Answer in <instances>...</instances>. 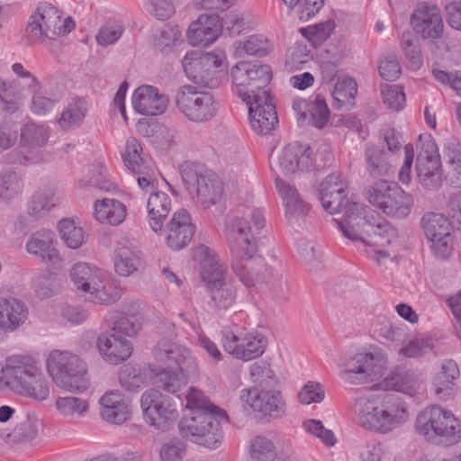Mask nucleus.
Masks as SVG:
<instances>
[{"instance_id":"nucleus-1","label":"nucleus","mask_w":461,"mask_h":461,"mask_svg":"<svg viewBox=\"0 0 461 461\" xmlns=\"http://www.w3.org/2000/svg\"><path fill=\"white\" fill-rule=\"evenodd\" d=\"M354 407L361 427L377 434H389L409 419L406 402L396 395L359 397Z\"/></svg>"},{"instance_id":"nucleus-2","label":"nucleus","mask_w":461,"mask_h":461,"mask_svg":"<svg viewBox=\"0 0 461 461\" xmlns=\"http://www.w3.org/2000/svg\"><path fill=\"white\" fill-rule=\"evenodd\" d=\"M338 229L347 239L369 246L389 245L397 239V230L366 204H353Z\"/></svg>"},{"instance_id":"nucleus-3","label":"nucleus","mask_w":461,"mask_h":461,"mask_svg":"<svg viewBox=\"0 0 461 461\" xmlns=\"http://www.w3.org/2000/svg\"><path fill=\"white\" fill-rule=\"evenodd\" d=\"M225 236L231 251V269L248 288L258 281V273L250 260L258 251L256 239L248 221L242 217L230 218L225 224Z\"/></svg>"},{"instance_id":"nucleus-4","label":"nucleus","mask_w":461,"mask_h":461,"mask_svg":"<svg viewBox=\"0 0 461 461\" xmlns=\"http://www.w3.org/2000/svg\"><path fill=\"white\" fill-rule=\"evenodd\" d=\"M196 253L201 258V276L210 298L208 305L215 312L228 310L236 301L237 291L227 274V266L209 247L202 245Z\"/></svg>"},{"instance_id":"nucleus-5","label":"nucleus","mask_w":461,"mask_h":461,"mask_svg":"<svg viewBox=\"0 0 461 461\" xmlns=\"http://www.w3.org/2000/svg\"><path fill=\"white\" fill-rule=\"evenodd\" d=\"M228 421L226 411L219 407L212 410L193 411L178 422V429L183 437L205 447L215 449L221 444L222 423Z\"/></svg>"},{"instance_id":"nucleus-6","label":"nucleus","mask_w":461,"mask_h":461,"mask_svg":"<svg viewBox=\"0 0 461 461\" xmlns=\"http://www.w3.org/2000/svg\"><path fill=\"white\" fill-rule=\"evenodd\" d=\"M415 430L434 444L452 446L461 441V420L439 405L429 406L417 415Z\"/></svg>"},{"instance_id":"nucleus-7","label":"nucleus","mask_w":461,"mask_h":461,"mask_svg":"<svg viewBox=\"0 0 461 461\" xmlns=\"http://www.w3.org/2000/svg\"><path fill=\"white\" fill-rule=\"evenodd\" d=\"M70 277L77 290L91 303L108 305L120 299L122 293L115 283L105 276L104 270L86 263H76L70 269Z\"/></svg>"},{"instance_id":"nucleus-8","label":"nucleus","mask_w":461,"mask_h":461,"mask_svg":"<svg viewBox=\"0 0 461 461\" xmlns=\"http://www.w3.org/2000/svg\"><path fill=\"white\" fill-rule=\"evenodd\" d=\"M14 393L35 402H43L50 396L51 382L35 359L28 355H14Z\"/></svg>"},{"instance_id":"nucleus-9","label":"nucleus","mask_w":461,"mask_h":461,"mask_svg":"<svg viewBox=\"0 0 461 461\" xmlns=\"http://www.w3.org/2000/svg\"><path fill=\"white\" fill-rule=\"evenodd\" d=\"M232 91L246 104L257 95H268L267 89L272 77L269 66L239 62L230 69Z\"/></svg>"},{"instance_id":"nucleus-10","label":"nucleus","mask_w":461,"mask_h":461,"mask_svg":"<svg viewBox=\"0 0 461 461\" xmlns=\"http://www.w3.org/2000/svg\"><path fill=\"white\" fill-rule=\"evenodd\" d=\"M46 367L59 387L68 391H83L86 388V364L77 355L52 350L48 356Z\"/></svg>"},{"instance_id":"nucleus-11","label":"nucleus","mask_w":461,"mask_h":461,"mask_svg":"<svg viewBox=\"0 0 461 461\" xmlns=\"http://www.w3.org/2000/svg\"><path fill=\"white\" fill-rule=\"evenodd\" d=\"M366 197L373 206L391 217L405 218L413 206L412 196L395 182L382 180L375 183L367 190Z\"/></svg>"},{"instance_id":"nucleus-12","label":"nucleus","mask_w":461,"mask_h":461,"mask_svg":"<svg viewBox=\"0 0 461 461\" xmlns=\"http://www.w3.org/2000/svg\"><path fill=\"white\" fill-rule=\"evenodd\" d=\"M176 104L188 121L196 123L210 122L219 109V102L212 93L197 90L191 85H185L177 89Z\"/></svg>"},{"instance_id":"nucleus-13","label":"nucleus","mask_w":461,"mask_h":461,"mask_svg":"<svg viewBox=\"0 0 461 461\" xmlns=\"http://www.w3.org/2000/svg\"><path fill=\"white\" fill-rule=\"evenodd\" d=\"M221 333L224 350L243 361L260 357L267 344V338L262 334L249 331L237 324L224 326Z\"/></svg>"},{"instance_id":"nucleus-14","label":"nucleus","mask_w":461,"mask_h":461,"mask_svg":"<svg viewBox=\"0 0 461 461\" xmlns=\"http://www.w3.org/2000/svg\"><path fill=\"white\" fill-rule=\"evenodd\" d=\"M415 171L418 183L428 191L438 190L444 182L442 163L436 141L429 135L418 146Z\"/></svg>"},{"instance_id":"nucleus-15","label":"nucleus","mask_w":461,"mask_h":461,"mask_svg":"<svg viewBox=\"0 0 461 461\" xmlns=\"http://www.w3.org/2000/svg\"><path fill=\"white\" fill-rule=\"evenodd\" d=\"M420 225L432 253L438 258H447L454 246V226L449 217L440 212H428L423 214Z\"/></svg>"},{"instance_id":"nucleus-16","label":"nucleus","mask_w":461,"mask_h":461,"mask_svg":"<svg viewBox=\"0 0 461 461\" xmlns=\"http://www.w3.org/2000/svg\"><path fill=\"white\" fill-rule=\"evenodd\" d=\"M140 406L147 422L159 429H167L178 418L176 402L158 390L145 391L141 395Z\"/></svg>"},{"instance_id":"nucleus-17","label":"nucleus","mask_w":461,"mask_h":461,"mask_svg":"<svg viewBox=\"0 0 461 461\" xmlns=\"http://www.w3.org/2000/svg\"><path fill=\"white\" fill-rule=\"evenodd\" d=\"M59 23L60 12L50 3H41L29 18L27 37L32 42H47L57 37Z\"/></svg>"},{"instance_id":"nucleus-18","label":"nucleus","mask_w":461,"mask_h":461,"mask_svg":"<svg viewBox=\"0 0 461 461\" xmlns=\"http://www.w3.org/2000/svg\"><path fill=\"white\" fill-rule=\"evenodd\" d=\"M182 178L188 193L195 195L203 206H211L221 199L223 185L214 174L184 170Z\"/></svg>"},{"instance_id":"nucleus-19","label":"nucleus","mask_w":461,"mask_h":461,"mask_svg":"<svg viewBox=\"0 0 461 461\" xmlns=\"http://www.w3.org/2000/svg\"><path fill=\"white\" fill-rule=\"evenodd\" d=\"M411 25L423 40H437L443 36L444 23L439 7L430 2H419L411 15Z\"/></svg>"},{"instance_id":"nucleus-20","label":"nucleus","mask_w":461,"mask_h":461,"mask_svg":"<svg viewBox=\"0 0 461 461\" xmlns=\"http://www.w3.org/2000/svg\"><path fill=\"white\" fill-rule=\"evenodd\" d=\"M240 398L245 409L263 415L278 417L285 411V402L279 391L252 387L241 390Z\"/></svg>"},{"instance_id":"nucleus-21","label":"nucleus","mask_w":461,"mask_h":461,"mask_svg":"<svg viewBox=\"0 0 461 461\" xmlns=\"http://www.w3.org/2000/svg\"><path fill=\"white\" fill-rule=\"evenodd\" d=\"M154 357L159 363L169 368L179 369L187 374L197 372V364L190 350L168 339H161L158 341Z\"/></svg>"},{"instance_id":"nucleus-22","label":"nucleus","mask_w":461,"mask_h":461,"mask_svg":"<svg viewBox=\"0 0 461 461\" xmlns=\"http://www.w3.org/2000/svg\"><path fill=\"white\" fill-rule=\"evenodd\" d=\"M246 104L252 129L261 135L270 134L278 123L274 97L270 94L257 95Z\"/></svg>"},{"instance_id":"nucleus-23","label":"nucleus","mask_w":461,"mask_h":461,"mask_svg":"<svg viewBox=\"0 0 461 461\" xmlns=\"http://www.w3.org/2000/svg\"><path fill=\"white\" fill-rule=\"evenodd\" d=\"M315 161L312 149L299 142L287 144L278 156V166L285 174L310 172L314 168Z\"/></svg>"},{"instance_id":"nucleus-24","label":"nucleus","mask_w":461,"mask_h":461,"mask_svg":"<svg viewBox=\"0 0 461 461\" xmlns=\"http://www.w3.org/2000/svg\"><path fill=\"white\" fill-rule=\"evenodd\" d=\"M222 31V21L217 14H201L188 27L186 36L192 46L207 47L212 44Z\"/></svg>"},{"instance_id":"nucleus-25","label":"nucleus","mask_w":461,"mask_h":461,"mask_svg":"<svg viewBox=\"0 0 461 461\" xmlns=\"http://www.w3.org/2000/svg\"><path fill=\"white\" fill-rule=\"evenodd\" d=\"M131 104L136 113L145 116H157L166 111L168 98L159 93L158 88L143 85L133 92Z\"/></svg>"},{"instance_id":"nucleus-26","label":"nucleus","mask_w":461,"mask_h":461,"mask_svg":"<svg viewBox=\"0 0 461 461\" xmlns=\"http://www.w3.org/2000/svg\"><path fill=\"white\" fill-rule=\"evenodd\" d=\"M166 242L173 250H179L191 241L194 226L191 222V217L185 209L176 211L167 225Z\"/></svg>"},{"instance_id":"nucleus-27","label":"nucleus","mask_w":461,"mask_h":461,"mask_svg":"<svg viewBox=\"0 0 461 461\" xmlns=\"http://www.w3.org/2000/svg\"><path fill=\"white\" fill-rule=\"evenodd\" d=\"M101 405L100 414L104 420L120 425L131 416V404L129 400L118 390L106 392L99 400Z\"/></svg>"},{"instance_id":"nucleus-28","label":"nucleus","mask_w":461,"mask_h":461,"mask_svg":"<svg viewBox=\"0 0 461 461\" xmlns=\"http://www.w3.org/2000/svg\"><path fill=\"white\" fill-rule=\"evenodd\" d=\"M55 236L50 230H40L29 237L25 249L35 257L40 258L43 262L50 265H58L61 258L54 245Z\"/></svg>"},{"instance_id":"nucleus-29","label":"nucleus","mask_w":461,"mask_h":461,"mask_svg":"<svg viewBox=\"0 0 461 461\" xmlns=\"http://www.w3.org/2000/svg\"><path fill=\"white\" fill-rule=\"evenodd\" d=\"M28 308L20 300L0 296V330L11 333L23 326L28 318Z\"/></svg>"},{"instance_id":"nucleus-30","label":"nucleus","mask_w":461,"mask_h":461,"mask_svg":"<svg viewBox=\"0 0 461 461\" xmlns=\"http://www.w3.org/2000/svg\"><path fill=\"white\" fill-rule=\"evenodd\" d=\"M96 343L99 352L110 364H119L129 358L132 353L131 343L120 334H102Z\"/></svg>"},{"instance_id":"nucleus-31","label":"nucleus","mask_w":461,"mask_h":461,"mask_svg":"<svg viewBox=\"0 0 461 461\" xmlns=\"http://www.w3.org/2000/svg\"><path fill=\"white\" fill-rule=\"evenodd\" d=\"M276 185L284 199L286 221L291 225H299L306 217L309 205L300 198L297 190L286 182L276 179Z\"/></svg>"},{"instance_id":"nucleus-32","label":"nucleus","mask_w":461,"mask_h":461,"mask_svg":"<svg viewBox=\"0 0 461 461\" xmlns=\"http://www.w3.org/2000/svg\"><path fill=\"white\" fill-rule=\"evenodd\" d=\"M204 61H207L210 65L204 67L202 86L208 88H217L227 77V56L221 50H213L204 52Z\"/></svg>"},{"instance_id":"nucleus-33","label":"nucleus","mask_w":461,"mask_h":461,"mask_svg":"<svg viewBox=\"0 0 461 461\" xmlns=\"http://www.w3.org/2000/svg\"><path fill=\"white\" fill-rule=\"evenodd\" d=\"M442 156L447 168V177L455 187H461V140L450 135L442 143Z\"/></svg>"},{"instance_id":"nucleus-34","label":"nucleus","mask_w":461,"mask_h":461,"mask_svg":"<svg viewBox=\"0 0 461 461\" xmlns=\"http://www.w3.org/2000/svg\"><path fill=\"white\" fill-rule=\"evenodd\" d=\"M171 210V199L166 193L161 191L150 193L147 201V219L155 232L162 230L164 221Z\"/></svg>"},{"instance_id":"nucleus-35","label":"nucleus","mask_w":461,"mask_h":461,"mask_svg":"<svg viewBox=\"0 0 461 461\" xmlns=\"http://www.w3.org/2000/svg\"><path fill=\"white\" fill-rule=\"evenodd\" d=\"M33 92L31 109L37 115H45L50 112L60 101L63 95V89L59 84H45L38 86Z\"/></svg>"},{"instance_id":"nucleus-36","label":"nucleus","mask_w":461,"mask_h":461,"mask_svg":"<svg viewBox=\"0 0 461 461\" xmlns=\"http://www.w3.org/2000/svg\"><path fill=\"white\" fill-rule=\"evenodd\" d=\"M141 264L140 251L128 241L119 243L114 255L115 272L122 276L135 274Z\"/></svg>"},{"instance_id":"nucleus-37","label":"nucleus","mask_w":461,"mask_h":461,"mask_svg":"<svg viewBox=\"0 0 461 461\" xmlns=\"http://www.w3.org/2000/svg\"><path fill=\"white\" fill-rule=\"evenodd\" d=\"M126 213V206L115 199L104 198L94 203V217L103 224L119 225L124 221Z\"/></svg>"},{"instance_id":"nucleus-38","label":"nucleus","mask_w":461,"mask_h":461,"mask_svg":"<svg viewBox=\"0 0 461 461\" xmlns=\"http://www.w3.org/2000/svg\"><path fill=\"white\" fill-rule=\"evenodd\" d=\"M384 382L387 387L407 394L416 393L422 384L419 375L401 366L392 370Z\"/></svg>"},{"instance_id":"nucleus-39","label":"nucleus","mask_w":461,"mask_h":461,"mask_svg":"<svg viewBox=\"0 0 461 461\" xmlns=\"http://www.w3.org/2000/svg\"><path fill=\"white\" fill-rule=\"evenodd\" d=\"M144 304L135 302L125 308L124 315L113 324V333L134 336L140 330L143 320Z\"/></svg>"},{"instance_id":"nucleus-40","label":"nucleus","mask_w":461,"mask_h":461,"mask_svg":"<svg viewBox=\"0 0 461 461\" xmlns=\"http://www.w3.org/2000/svg\"><path fill=\"white\" fill-rule=\"evenodd\" d=\"M385 369V361L382 358H376L371 353L357 354L354 356L347 364L344 371L363 372L367 376L380 378Z\"/></svg>"},{"instance_id":"nucleus-41","label":"nucleus","mask_w":461,"mask_h":461,"mask_svg":"<svg viewBox=\"0 0 461 461\" xmlns=\"http://www.w3.org/2000/svg\"><path fill=\"white\" fill-rule=\"evenodd\" d=\"M459 375L457 364L451 359L445 360L434 379V391L441 400H447L453 394V381Z\"/></svg>"},{"instance_id":"nucleus-42","label":"nucleus","mask_w":461,"mask_h":461,"mask_svg":"<svg viewBox=\"0 0 461 461\" xmlns=\"http://www.w3.org/2000/svg\"><path fill=\"white\" fill-rule=\"evenodd\" d=\"M194 375L176 368H164L155 374L154 384L158 391L163 390L167 393H176L186 384L187 379Z\"/></svg>"},{"instance_id":"nucleus-43","label":"nucleus","mask_w":461,"mask_h":461,"mask_svg":"<svg viewBox=\"0 0 461 461\" xmlns=\"http://www.w3.org/2000/svg\"><path fill=\"white\" fill-rule=\"evenodd\" d=\"M366 169L373 177L389 175L393 167V157L384 149L368 147L365 152Z\"/></svg>"},{"instance_id":"nucleus-44","label":"nucleus","mask_w":461,"mask_h":461,"mask_svg":"<svg viewBox=\"0 0 461 461\" xmlns=\"http://www.w3.org/2000/svg\"><path fill=\"white\" fill-rule=\"evenodd\" d=\"M24 181L15 170L7 168L0 171V202L9 203L23 191Z\"/></svg>"},{"instance_id":"nucleus-45","label":"nucleus","mask_w":461,"mask_h":461,"mask_svg":"<svg viewBox=\"0 0 461 461\" xmlns=\"http://www.w3.org/2000/svg\"><path fill=\"white\" fill-rule=\"evenodd\" d=\"M88 110L87 102L84 98L73 99L62 111L58 123L62 130H70L80 126Z\"/></svg>"},{"instance_id":"nucleus-46","label":"nucleus","mask_w":461,"mask_h":461,"mask_svg":"<svg viewBox=\"0 0 461 461\" xmlns=\"http://www.w3.org/2000/svg\"><path fill=\"white\" fill-rule=\"evenodd\" d=\"M58 229L60 239L69 249H79L86 241L87 234L73 219L59 221Z\"/></svg>"},{"instance_id":"nucleus-47","label":"nucleus","mask_w":461,"mask_h":461,"mask_svg":"<svg viewBox=\"0 0 461 461\" xmlns=\"http://www.w3.org/2000/svg\"><path fill=\"white\" fill-rule=\"evenodd\" d=\"M271 50L272 44L267 37L261 34H254L237 43L235 54L238 57L245 55L265 57Z\"/></svg>"},{"instance_id":"nucleus-48","label":"nucleus","mask_w":461,"mask_h":461,"mask_svg":"<svg viewBox=\"0 0 461 461\" xmlns=\"http://www.w3.org/2000/svg\"><path fill=\"white\" fill-rule=\"evenodd\" d=\"M59 203V198L52 189L39 190L32 195L29 203L28 212L35 218H40L46 215Z\"/></svg>"},{"instance_id":"nucleus-49","label":"nucleus","mask_w":461,"mask_h":461,"mask_svg":"<svg viewBox=\"0 0 461 461\" xmlns=\"http://www.w3.org/2000/svg\"><path fill=\"white\" fill-rule=\"evenodd\" d=\"M58 413L67 419L83 417L89 409L88 402L76 396H59L55 401Z\"/></svg>"},{"instance_id":"nucleus-50","label":"nucleus","mask_w":461,"mask_h":461,"mask_svg":"<svg viewBox=\"0 0 461 461\" xmlns=\"http://www.w3.org/2000/svg\"><path fill=\"white\" fill-rule=\"evenodd\" d=\"M49 136L47 126L29 122L21 129V144L29 149L41 148L47 143Z\"/></svg>"},{"instance_id":"nucleus-51","label":"nucleus","mask_w":461,"mask_h":461,"mask_svg":"<svg viewBox=\"0 0 461 461\" xmlns=\"http://www.w3.org/2000/svg\"><path fill=\"white\" fill-rule=\"evenodd\" d=\"M307 113L309 117L303 113L300 114V119L303 121L308 119L309 123L318 129L324 128L330 120L329 107L321 95H316L314 99L307 104Z\"/></svg>"},{"instance_id":"nucleus-52","label":"nucleus","mask_w":461,"mask_h":461,"mask_svg":"<svg viewBox=\"0 0 461 461\" xmlns=\"http://www.w3.org/2000/svg\"><path fill=\"white\" fill-rule=\"evenodd\" d=\"M210 63L204 61V53L197 51L187 52L182 59V67L185 76L194 83L201 85L204 74V67Z\"/></svg>"},{"instance_id":"nucleus-53","label":"nucleus","mask_w":461,"mask_h":461,"mask_svg":"<svg viewBox=\"0 0 461 461\" xmlns=\"http://www.w3.org/2000/svg\"><path fill=\"white\" fill-rule=\"evenodd\" d=\"M145 372L135 365L129 363L123 365L119 372V383L128 392H136L147 383Z\"/></svg>"},{"instance_id":"nucleus-54","label":"nucleus","mask_w":461,"mask_h":461,"mask_svg":"<svg viewBox=\"0 0 461 461\" xmlns=\"http://www.w3.org/2000/svg\"><path fill=\"white\" fill-rule=\"evenodd\" d=\"M131 173L135 176L140 189L145 193H152L158 189L159 172L152 161L140 164Z\"/></svg>"},{"instance_id":"nucleus-55","label":"nucleus","mask_w":461,"mask_h":461,"mask_svg":"<svg viewBox=\"0 0 461 461\" xmlns=\"http://www.w3.org/2000/svg\"><path fill=\"white\" fill-rule=\"evenodd\" d=\"M357 92V86L353 78L348 77L339 78L332 91L335 107L340 109L345 105H351Z\"/></svg>"},{"instance_id":"nucleus-56","label":"nucleus","mask_w":461,"mask_h":461,"mask_svg":"<svg viewBox=\"0 0 461 461\" xmlns=\"http://www.w3.org/2000/svg\"><path fill=\"white\" fill-rule=\"evenodd\" d=\"M23 88L17 80L0 79V100L10 111L17 110L23 100Z\"/></svg>"},{"instance_id":"nucleus-57","label":"nucleus","mask_w":461,"mask_h":461,"mask_svg":"<svg viewBox=\"0 0 461 461\" xmlns=\"http://www.w3.org/2000/svg\"><path fill=\"white\" fill-rule=\"evenodd\" d=\"M182 32L177 26L164 25L153 36L154 47L160 51H168L182 41Z\"/></svg>"},{"instance_id":"nucleus-58","label":"nucleus","mask_w":461,"mask_h":461,"mask_svg":"<svg viewBox=\"0 0 461 461\" xmlns=\"http://www.w3.org/2000/svg\"><path fill=\"white\" fill-rule=\"evenodd\" d=\"M249 453L253 459L258 461H276L277 448L271 439L258 436L250 444Z\"/></svg>"},{"instance_id":"nucleus-59","label":"nucleus","mask_w":461,"mask_h":461,"mask_svg":"<svg viewBox=\"0 0 461 461\" xmlns=\"http://www.w3.org/2000/svg\"><path fill=\"white\" fill-rule=\"evenodd\" d=\"M321 204L326 212H328L330 214H334L339 212H344V220L343 221H338L333 220L336 226L338 227V223L339 222H346L348 214L349 212V209H351V206L353 204H362L361 203L357 202H350L348 198V191L345 193H337L331 198H327V201L321 200Z\"/></svg>"},{"instance_id":"nucleus-60","label":"nucleus","mask_w":461,"mask_h":461,"mask_svg":"<svg viewBox=\"0 0 461 461\" xmlns=\"http://www.w3.org/2000/svg\"><path fill=\"white\" fill-rule=\"evenodd\" d=\"M123 31L121 22L108 21L99 29L95 36L96 42L103 47L113 45L122 37Z\"/></svg>"},{"instance_id":"nucleus-61","label":"nucleus","mask_w":461,"mask_h":461,"mask_svg":"<svg viewBox=\"0 0 461 461\" xmlns=\"http://www.w3.org/2000/svg\"><path fill=\"white\" fill-rule=\"evenodd\" d=\"M142 148L139 141L131 138L126 142L125 150L122 154V160L125 167L131 172L140 167V164L146 161H151L149 158H145L141 156Z\"/></svg>"},{"instance_id":"nucleus-62","label":"nucleus","mask_w":461,"mask_h":461,"mask_svg":"<svg viewBox=\"0 0 461 461\" xmlns=\"http://www.w3.org/2000/svg\"><path fill=\"white\" fill-rule=\"evenodd\" d=\"M384 453L383 444L376 440L367 441L353 449V455L357 461H381Z\"/></svg>"},{"instance_id":"nucleus-63","label":"nucleus","mask_w":461,"mask_h":461,"mask_svg":"<svg viewBox=\"0 0 461 461\" xmlns=\"http://www.w3.org/2000/svg\"><path fill=\"white\" fill-rule=\"evenodd\" d=\"M348 191V185L339 173L330 174L321 184L320 199L327 201L337 193Z\"/></svg>"},{"instance_id":"nucleus-64","label":"nucleus","mask_w":461,"mask_h":461,"mask_svg":"<svg viewBox=\"0 0 461 461\" xmlns=\"http://www.w3.org/2000/svg\"><path fill=\"white\" fill-rule=\"evenodd\" d=\"M414 37L410 32H404L402 36V48L410 61V65L413 69H418L423 64L420 50L416 44Z\"/></svg>"}]
</instances>
